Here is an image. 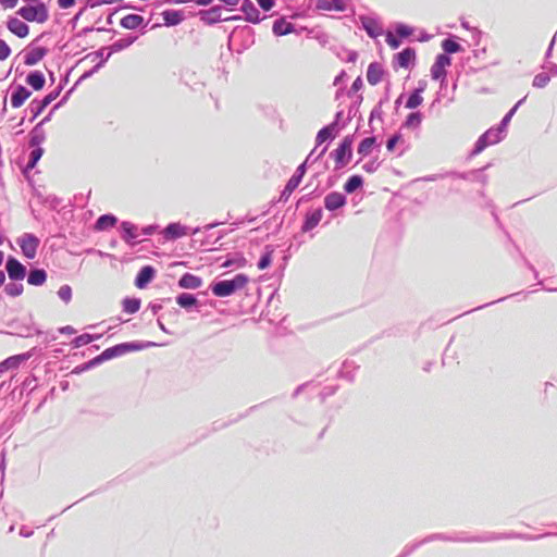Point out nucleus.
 Instances as JSON below:
<instances>
[{
    "mask_svg": "<svg viewBox=\"0 0 557 557\" xmlns=\"http://www.w3.org/2000/svg\"><path fill=\"white\" fill-rule=\"evenodd\" d=\"M5 371H7V370H5V368L3 367V363H2V362H0V373H3V372H5Z\"/></svg>",
    "mask_w": 557,
    "mask_h": 557,
    "instance_id": "obj_59",
    "label": "nucleus"
},
{
    "mask_svg": "<svg viewBox=\"0 0 557 557\" xmlns=\"http://www.w3.org/2000/svg\"><path fill=\"white\" fill-rule=\"evenodd\" d=\"M94 341V337L90 334H82L75 338V345L77 347L87 345Z\"/></svg>",
    "mask_w": 557,
    "mask_h": 557,
    "instance_id": "obj_43",
    "label": "nucleus"
},
{
    "mask_svg": "<svg viewBox=\"0 0 557 557\" xmlns=\"http://www.w3.org/2000/svg\"><path fill=\"white\" fill-rule=\"evenodd\" d=\"M166 26H175L183 22L184 14L182 11L165 10L161 13Z\"/></svg>",
    "mask_w": 557,
    "mask_h": 557,
    "instance_id": "obj_19",
    "label": "nucleus"
},
{
    "mask_svg": "<svg viewBox=\"0 0 557 557\" xmlns=\"http://www.w3.org/2000/svg\"><path fill=\"white\" fill-rule=\"evenodd\" d=\"M423 115L421 112H411L407 115L403 126L408 129H418L422 123Z\"/></svg>",
    "mask_w": 557,
    "mask_h": 557,
    "instance_id": "obj_26",
    "label": "nucleus"
},
{
    "mask_svg": "<svg viewBox=\"0 0 557 557\" xmlns=\"http://www.w3.org/2000/svg\"><path fill=\"white\" fill-rule=\"evenodd\" d=\"M144 23V17L138 14H127L125 15L120 24L125 29H136Z\"/></svg>",
    "mask_w": 557,
    "mask_h": 557,
    "instance_id": "obj_21",
    "label": "nucleus"
},
{
    "mask_svg": "<svg viewBox=\"0 0 557 557\" xmlns=\"http://www.w3.org/2000/svg\"><path fill=\"white\" fill-rule=\"evenodd\" d=\"M428 83L425 81L419 82V87L412 91L406 102L407 109H416L423 102L422 92L426 89Z\"/></svg>",
    "mask_w": 557,
    "mask_h": 557,
    "instance_id": "obj_13",
    "label": "nucleus"
},
{
    "mask_svg": "<svg viewBox=\"0 0 557 557\" xmlns=\"http://www.w3.org/2000/svg\"><path fill=\"white\" fill-rule=\"evenodd\" d=\"M47 54V49L44 48V47H36V48H33L32 50H29L26 54H25V64L26 65H35L37 64L39 61L42 60V58Z\"/></svg>",
    "mask_w": 557,
    "mask_h": 557,
    "instance_id": "obj_20",
    "label": "nucleus"
},
{
    "mask_svg": "<svg viewBox=\"0 0 557 557\" xmlns=\"http://www.w3.org/2000/svg\"><path fill=\"white\" fill-rule=\"evenodd\" d=\"M487 146V134L482 135L475 145V153H480Z\"/></svg>",
    "mask_w": 557,
    "mask_h": 557,
    "instance_id": "obj_46",
    "label": "nucleus"
},
{
    "mask_svg": "<svg viewBox=\"0 0 557 557\" xmlns=\"http://www.w3.org/2000/svg\"><path fill=\"white\" fill-rule=\"evenodd\" d=\"M396 33L399 37H409L410 35H412V28L407 25L400 24L397 26Z\"/></svg>",
    "mask_w": 557,
    "mask_h": 557,
    "instance_id": "obj_44",
    "label": "nucleus"
},
{
    "mask_svg": "<svg viewBox=\"0 0 557 557\" xmlns=\"http://www.w3.org/2000/svg\"><path fill=\"white\" fill-rule=\"evenodd\" d=\"M75 4V0H58V5L61 9H69Z\"/></svg>",
    "mask_w": 557,
    "mask_h": 557,
    "instance_id": "obj_53",
    "label": "nucleus"
},
{
    "mask_svg": "<svg viewBox=\"0 0 557 557\" xmlns=\"http://www.w3.org/2000/svg\"><path fill=\"white\" fill-rule=\"evenodd\" d=\"M4 290L9 296L16 297L23 293L24 287L22 284L10 283V284L5 285Z\"/></svg>",
    "mask_w": 557,
    "mask_h": 557,
    "instance_id": "obj_39",
    "label": "nucleus"
},
{
    "mask_svg": "<svg viewBox=\"0 0 557 557\" xmlns=\"http://www.w3.org/2000/svg\"><path fill=\"white\" fill-rule=\"evenodd\" d=\"M272 29L276 36H284L294 32V25L284 18H280L273 23Z\"/></svg>",
    "mask_w": 557,
    "mask_h": 557,
    "instance_id": "obj_23",
    "label": "nucleus"
},
{
    "mask_svg": "<svg viewBox=\"0 0 557 557\" xmlns=\"http://www.w3.org/2000/svg\"><path fill=\"white\" fill-rule=\"evenodd\" d=\"M548 79L549 78L546 75H537L534 78V85L537 87H544L547 84Z\"/></svg>",
    "mask_w": 557,
    "mask_h": 557,
    "instance_id": "obj_50",
    "label": "nucleus"
},
{
    "mask_svg": "<svg viewBox=\"0 0 557 557\" xmlns=\"http://www.w3.org/2000/svg\"><path fill=\"white\" fill-rule=\"evenodd\" d=\"M5 269L11 280L22 281L25 277V267L15 258L10 257L7 261Z\"/></svg>",
    "mask_w": 557,
    "mask_h": 557,
    "instance_id": "obj_9",
    "label": "nucleus"
},
{
    "mask_svg": "<svg viewBox=\"0 0 557 557\" xmlns=\"http://www.w3.org/2000/svg\"><path fill=\"white\" fill-rule=\"evenodd\" d=\"M121 227H122V230H123V232H124V236H123V238H124L125 240L129 242L131 239L136 238V236H137V233H136V232H137V228H136L132 223H129V222H123V223L121 224Z\"/></svg>",
    "mask_w": 557,
    "mask_h": 557,
    "instance_id": "obj_37",
    "label": "nucleus"
},
{
    "mask_svg": "<svg viewBox=\"0 0 557 557\" xmlns=\"http://www.w3.org/2000/svg\"><path fill=\"white\" fill-rule=\"evenodd\" d=\"M47 280V273L42 269H36L29 272L27 282L34 286L42 285Z\"/></svg>",
    "mask_w": 557,
    "mask_h": 557,
    "instance_id": "obj_27",
    "label": "nucleus"
},
{
    "mask_svg": "<svg viewBox=\"0 0 557 557\" xmlns=\"http://www.w3.org/2000/svg\"><path fill=\"white\" fill-rule=\"evenodd\" d=\"M323 8L326 10L345 11L346 10V0H332Z\"/></svg>",
    "mask_w": 557,
    "mask_h": 557,
    "instance_id": "obj_41",
    "label": "nucleus"
},
{
    "mask_svg": "<svg viewBox=\"0 0 557 557\" xmlns=\"http://www.w3.org/2000/svg\"><path fill=\"white\" fill-rule=\"evenodd\" d=\"M345 203L346 197L338 191L330 193L324 198V206L330 211L342 208Z\"/></svg>",
    "mask_w": 557,
    "mask_h": 557,
    "instance_id": "obj_15",
    "label": "nucleus"
},
{
    "mask_svg": "<svg viewBox=\"0 0 557 557\" xmlns=\"http://www.w3.org/2000/svg\"><path fill=\"white\" fill-rule=\"evenodd\" d=\"M249 278L246 274L239 273L232 280L220 281L211 286L212 293L216 297H227L237 290L247 286Z\"/></svg>",
    "mask_w": 557,
    "mask_h": 557,
    "instance_id": "obj_1",
    "label": "nucleus"
},
{
    "mask_svg": "<svg viewBox=\"0 0 557 557\" xmlns=\"http://www.w3.org/2000/svg\"><path fill=\"white\" fill-rule=\"evenodd\" d=\"M44 150L41 148H36L30 152L28 163L25 168V172L34 169L38 160L42 157Z\"/></svg>",
    "mask_w": 557,
    "mask_h": 557,
    "instance_id": "obj_38",
    "label": "nucleus"
},
{
    "mask_svg": "<svg viewBox=\"0 0 557 557\" xmlns=\"http://www.w3.org/2000/svg\"><path fill=\"white\" fill-rule=\"evenodd\" d=\"M270 263H271V256H270V253H267V255L262 256L261 259L259 260L258 268L260 270H264L270 265Z\"/></svg>",
    "mask_w": 557,
    "mask_h": 557,
    "instance_id": "obj_47",
    "label": "nucleus"
},
{
    "mask_svg": "<svg viewBox=\"0 0 557 557\" xmlns=\"http://www.w3.org/2000/svg\"><path fill=\"white\" fill-rule=\"evenodd\" d=\"M17 14L30 23L45 24L49 20V10L44 2L21 7L17 10Z\"/></svg>",
    "mask_w": 557,
    "mask_h": 557,
    "instance_id": "obj_2",
    "label": "nucleus"
},
{
    "mask_svg": "<svg viewBox=\"0 0 557 557\" xmlns=\"http://www.w3.org/2000/svg\"><path fill=\"white\" fill-rule=\"evenodd\" d=\"M116 222L117 219L114 215L103 214L97 220L95 228L97 231H104L110 227H113L116 224Z\"/></svg>",
    "mask_w": 557,
    "mask_h": 557,
    "instance_id": "obj_28",
    "label": "nucleus"
},
{
    "mask_svg": "<svg viewBox=\"0 0 557 557\" xmlns=\"http://www.w3.org/2000/svg\"><path fill=\"white\" fill-rule=\"evenodd\" d=\"M335 128H336V123H332V124L321 128L317 134L315 144L322 145L327 139L334 138L335 137Z\"/></svg>",
    "mask_w": 557,
    "mask_h": 557,
    "instance_id": "obj_24",
    "label": "nucleus"
},
{
    "mask_svg": "<svg viewBox=\"0 0 557 557\" xmlns=\"http://www.w3.org/2000/svg\"><path fill=\"white\" fill-rule=\"evenodd\" d=\"M45 108H41V101L38 103L37 110L35 112V116L38 115Z\"/></svg>",
    "mask_w": 557,
    "mask_h": 557,
    "instance_id": "obj_57",
    "label": "nucleus"
},
{
    "mask_svg": "<svg viewBox=\"0 0 557 557\" xmlns=\"http://www.w3.org/2000/svg\"><path fill=\"white\" fill-rule=\"evenodd\" d=\"M53 100V97L52 95H48L46 96L42 100H41V108H46L51 101Z\"/></svg>",
    "mask_w": 557,
    "mask_h": 557,
    "instance_id": "obj_54",
    "label": "nucleus"
},
{
    "mask_svg": "<svg viewBox=\"0 0 557 557\" xmlns=\"http://www.w3.org/2000/svg\"><path fill=\"white\" fill-rule=\"evenodd\" d=\"M202 280L191 273H185L178 281V286L186 289H196L200 287Z\"/></svg>",
    "mask_w": 557,
    "mask_h": 557,
    "instance_id": "obj_17",
    "label": "nucleus"
},
{
    "mask_svg": "<svg viewBox=\"0 0 557 557\" xmlns=\"http://www.w3.org/2000/svg\"><path fill=\"white\" fill-rule=\"evenodd\" d=\"M363 184V180L359 175H352L348 178V181L344 185V190L348 194L354 193Z\"/></svg>",
    "mask_w": 557,
    "mask_h": 557,
    "instance_id": "obj_31",
    "label": "nucleus"
},
{
    "mask_svg": "<svg viewBox=\"0 0 557 557\" xmlns=\"http://www.w3.org/2000/svg\"><path fill=\"white\" fill-rule=\"evenodd\" d=\"M416 59V51L412 48H406L396 54V61L399 67L407 69Z\"/></svg>",
    "mask_w": 557,
    "mask_h": 557,
    "instance_id": "obj_18",
    "label": "nucleus"
},
{
    "mask_svg": "<svg viewBox=\"0 0 557 557\" xmlns=\"http://www.w3.org/2000/svg\"><path fill=\"white\" fill-rule=\"evenodd\" d=\"M176 302L183 308H189L197 304V299L191 294L183 293L177 296Z\"/></svg>",
    "mask_w": 557,
    "mask_h": 557,
    "instance_id": "obj_34",
    "label": "nucleus"
},
{
    "mask_svg": "<svg viewBox=\"0 0 557 557\" xmlns=\"http://www.w3.org/2000/svg\"><path fill=\"white\" fill-rule=\"evenodd\" d=\"M260 8L264 11H270L274 7V0H256Z\"/></svg>",
    "mask_w": 557,
    "mask_h": 557,
    "instance_id": "obj_48",
    "label": "nucleus"
},
{
    "mask_svg": "<svg viewBox=\"0 0 557 557\" xmlns=\"http://www.w3.org/2000/svg\"><path fill=\"white\" fill-rule=\"evenodd\" d=\"M8 29L18 38H25L29 34L28 25L17 17H11L7 22Z\"/></svg>",
    "mask_w": 557,
    "mask_h": 557,
    "instance_id": "obj_10",
    "label": "nucleus"
},
{
    "mask_svg": "<svg viewBox=\"0 0 557 557\" xmlns=\"http://www.w3.org/2000/svg\"><path fill=\"white\" fill-rule=\"evenodd\" d=\"M18 0H0V5L4 9H13L16 7Z\"/></svg>",
    "mask_w": 557,
    "mask_h": 557,
    "instance_id": "obj_51",
    "label": "nucleus"
},
{
    "mask_svg": "<svg viewBox=\"0 0 557 557\" xmlns=\"http://www.w3.org/2000/svg\"><path fill=\"white\" fill-rule=\"evenodd\" d=\"M240 10L245 13L246 21L250 23L256 24L263 20V17L260 16L259 10L250 0H243L240 3Z\"/></svg>",
    "mask_w": 557,
    "mask_h": 557,
    "instance_id": "obj_11",
    "label": "nucleus"
},
{
    "mask_svg": "<svg viewBox=\"0 0 557 557\" xmlns=\"http://www.w3.org/2000/svg\"><path fill=\"white\" fill-rule=\"evenodd\" d=\"M386 42L392 49H397L401 44L400 40L392 33L386 35Z\"/></svg>",
    "mask_w": 557,
    "mask_h": 557,
    "instance_id": "obj_45",
    "label": "nucleus"
},
{
    "mask_svg": "<svg viewBox=\"0 0 557 557\" xmlns=\"http://www.w3.org/2000/svg\"><path fill=\"white\" fill-rule=\"evenodd\" d=\"M10 54L11 48L4 40L0 39V60H7L10 57Z\"/></svg>",
    "mask_w": 557,
    "mask_h": 557,
    "instance_id": "obj_42",
    "label": "nucleus"
},
{
    "mask_svg": "<svg viewBox=\"0 0 557 557\" xmlns=\"http://www.w3.org/2000/svg\"><path fill=\"white\" fill-rule=\"evenodd\" d=\"M361 22H362V26H363L364 30L367 32V34L370 37L376 38L377 36H380L382 34V28L376 23V21H374L373 18L361 17Z\"/></svg>",
    "mask_w": 557,
    "mask_h": 557,
    "instance_id": "obj_22",
    "label": "nucleus"
},
{
    "mask_svg": "<svg viewBox=\"0 0 557 557\" xmlns=\"http://www.w3.org/2000/svg\"><path fill=\"white\" fill-rule=\"evenodd\" d=\"M45 76L41 72H30L26 77V83L32 86L35 90H40L45 86Z\"/></svg>",
    "mask_w": 557,
    "mask_h": 557,
    "instance_id": "obj_25",
    "label": "nucleus"
},
{
    "mask_svg": "<svg viewBox=\"0 0 557 557\" xmlns=\"http://www.w3.org/2000/svg\"><path fill=\"white\" fill-rule=\"evenodd\" d=\"M154 275L156 270L151 265L143 267L135 280L136 287L139 289L145 288L152 281Z\"/></svg>",
    "mask_w": 557,
    "mask_h": 557,
    "instance_id": "obj_12",
    "label": "nucleus"
},
{
    "mask_svg": "<svg viewBox=\"0 0 557 557\" xmlns=\"http://www.w3.org/2000/svg\"><path fill=\"white\" fill-rule=\"evenodd\" d=\"M384 76V70L382 65L377 62H372L369 64L367 70V81L370 85H377Z\"/></svg>",
    "mask_w": 557,
    "mask_h": 557,
    "instance_id": "obj_14",
    "label": "nucleus"
},
{
    "mask_svg": "<svg viewBox=\"0 0 557 557\" xmlns=\"http://www.w3.org/2000/svg\"><path fill=\"white\" fill-rule=\"evenodd\" d=\"M123 310L126 313L133 314L140 308V300L137 298H126L123 300Z\"/></svg>",
    "mask_w": 557,
    "mask_h": 557,
    "instance_id": "obj_33",
    "label": "nucleus"
},
{
    "mask_svg": "<svg viewBox=\"0 0 557 557\" xmlns=\"http://www.w3.org/2000/svg\"><path fill=\"white\" fill-rule=\"evenodd\" d=\"M221 11H222V8L219 5L212 7L209 10H202L199 12L200 20L203 23L211 25V24H215L220 21H235V20L239 18L237 16L222 18Z\"/></svg>",
    "mask_w": 557,
    "mask_h": 557,
    "instance_id": "obj_6",
    "label": "nucleus"
},
{
    "mask_svg": "<svg viewBox=\"0 0 557 557\" xmlns=\"http://www.w3.org/2000/svg\"><path fill=\"white\" fill-rule=\"evenodd\" d=\"M24 2H37L38 0H23Z\"/></svg>",
    "mask_w": 557,
    "mask_h": 557,
    "instance_id": "obj_61",
    "label": "nucleus"
},
{
    "mask_svg": "<svg viewBox=\"0 0 557 557\" xmlns=\"http://www.w3.org/2000/svg\"><path fill=\"white\" fill-rule=\"evenodd\" d=\"M363 87V82H362V78L360 76H358L352 85H351V90L352 91H359L361 88Z\"/></svg>",
    "mask_w": 557,
    "mask_h": 557,
    "instance_id": "obj_52",
    "label": "nucleus"
},
{
    "mask_svg": "<svg viewBox=\"0 0 557 557\" xmlns=\"http://www.w3.org/2000/svg\"><path fill=\"white\" fill-rule=\"evenodd\" d=\"M164 233L165 236L171 239L186 235L185 227L176 223L169 224L164 230Z\"/></svg>",
    "mask_w": 557,
    "mask_h": 557,
    "instance_id": "obj_29",
    "label": "nucleus"
},
{
    "mask_svg": "<svg viewBox=\"0 0 557 557\" xmlns=\"http://www.w3.org/2000/svg\"><path fill=\"white\" fill-rule=\"evenodd\" d=\"M191 0H169V2L171 3H174V4H181V3H186V2H190Z\"/></svg>",
    "mask_w": 557,
    "mask_h": 557,
    "instance_id": "obj_55",
    "label": "nucleus"
},
{
    "mask_svg": "<svg viewBox=\"0 0 557 557\" xmlns=\"http://www.w3.org/2000/svg\"><path fill=\"white\" fill-rule=\"evenodd\" d=\"M322 216H323V212L321 209L314 210L312 213H310L307 216L304 228L307 231L312 230L320 223V221L322 220Z\"/></svg>",
    "mask_w": 557,
    "mask_h": 557,
    "instance_id": "obj_30",
    "label": "nucleus"
},
{
    "mask_svg": "<svg viewBox=\"0 0 557 557\" xmlns=\"http://www.w3.org/2000/svg\"><path fill=\"white\" fill-rule=\"evenodd\" d=\"M26 359H28L27 355H16V356L7 358L4 361H2V363H3V367L5 368V370H9L12 368H17L20 366V363L22 361H25Z\"/></svg>",
    "mask_w": 557,
    "mask_h": 557,
    "instance_id": "obj_35",
    "label": "nucleus"
},
{
    "mask_svg": "<svg viewBox=\"0 0 557 557\" xmlns=\"http://www.w3.org/2000/svg\"><path fill=\"white\" fill-rule=\"evenodd\" d=\"M4 281H5V275H4L3 271H0V286L3 285Z\"/></svg>",
    "mask_w": 557,
    "mask_h": 557,
    "instance_id": "obj_56",
    "label": "nucleus"
},
{
    "mask_svg": "<svg viewBox=\"0 0 557 557\" xmlns=\"http://www.w3.org/2000/svg\"><path fill=\"white\" fill-rule=\"evenodd\" d=\"M17 243L26 258L34 259L36 257L39 239L35 235L25 233L17 239Z\"/></svg>",
    "mask_w": 557,
    "mask_h": 557,
    "instance_id": "obj_5",
    "label": "nucleus"
},
{
    "mask_svg": "<svg viewBox=\"0 0 557 557\" xmlns=\"http://www.w3.org/2000/svg\"><path fill=\"white\" fill-rule=\"evenodd\" d=\"M2 261H3V252L0 251V264L2 263Z\"/></svg>",
    "mask_w": 557,
    "mask_h": 557,
    "instance_id": "obj_60",
    "label": "nucleus"
},
{
    "mask_svg": "<svg viewBox=\"0 0 557 557\" xmlns=\"http://www.w3.org/2000/svg\"><path fill=\"white\" fill-rule=\"evenodd\" d=\"M58 296L65 302H70L72 299V288L69 285H62L58 290Z\"/></svg>",
    "mask_w": 557,
    "mask_h": 557,
    "instance_id": "obj_40",
    "label": "nucleus"
},
{
    "mask_svg": "<svg viewBox=\"0 0 557 557\" xmlns=\"http://www.w3.org/2000/svg\"><path fill=\"white\" fill-rule=\"evenodd\" d=\"M231 265H232V261H230V260L225 261V262L222 264V267H223V268H227V267H231Z\"/></svg>",
    "mask_w": 557,
    "mask_h": 557,
    "instance_id": "obj_58",
    "label": "nucleus"
},
{
    "mask_svg": "<svg viewBox=\"0 0 557 557\" xmlns=\"http://www.w3.org/2000/svg\"><path fill=\"white\" fill-rule=\"evenodd\" d=\"M351 146H352V138L350 136H346L337 149H335L332 153L334 161L336 163L337 168L345 166L350 158H351Z\"/></svg>",
    "mask_w": 557,
    "mask_h": 557,
    "instance_id": "obj_3",
    "label": "nucleus"
},
{
    "mask_svg": "<svg viewBox=\"0 0 557 557\" xmlns=\"http://www.w3.org/2000/svg\"><path fill=\"white\" fill-rule=\"evenodd\" d=\"M400 140V135H394L387 140L386 148L388 151H393L397 143Z\"/></svg>",
    "mask_w": 557,
    "mask_h": 557,
    "instance_id": "obj_49",
    "label": "nucleus"
},
{
    "mask_svg": "<svg viewBox=\"0 0 557 557\" xmlns=\"http://www.w3.org/2000/svg\"><path fill=\"white\" fill-rule=\"evenodd\" d=\"M29 97L30 91H28L24 86H17L11 95V106L15 109L20 108Z\"/></svg>",
    "mask_w": 557,
    "mask_h": 557,
    "instance_id": "obj_16",
    "label": "nucleus"
},
{
    "mask_svg": "<svg viewBox=\"0 0 557 557\" xmlns=\"http://www.w3.org/2000/svg\"><path fill=\"white\" fill-rule=\"evenodd\" d=\"M136 349H138V347L131 343L119 344V345H115L113 347H110V348H107L106 350H103L97 359L109 360V359H112L114 357L121 356L123 354H126L128 351H133Z\"/></svg>",
    "mask_w": 557,
    "mask_h": 557,
    "instance_id": "obj_8",
    "label": "nucleus"
},
{
    "mask_svg": "<svg viewBox=\"0 0 557 557\" xmlns=\"http://www.w3.org/2000/svg\"><path fill=\"white\" fill-rule=\"evenodd\" d=\"M375 141V137L364 138L358 146V153L363 157L368 156L372 151Z\"/></svg>",
    "mask_w": 557,
    "mask_h": 557,
    "instance_id": "obj_32",
    "label": "nucleus"
},
{
    "mask_svg": "<svg viewBox=\"0 0 557 557\" xmlns=\"http://www.w3.org/2000/svg\"><path fill=\"white\" fill-rule=\"evenodd\" d=\"M442 48L445 52L444 54L456 53L461 50V46L457 41L451 39H444L442 41Z\"/></svg>",
    "mask_w": 557,
    "mask_h": 557,
    "instance_id": "obj_36",
    "label": "nucleus"
},
{
    "mask_svg": "<svg viewBox=\"0 0 557 557\" xmlns=\"http://www.w3.org/2000/svg\"><path fill=\"white\" fill-rule=\"evenodd\" d=\"M306 174V162L301 163L297 170L296 173L288 180L281 198L284 200H287L288 197L292 195V193L299 186L302 177Z\"/></svg>",
    "mask_w": 557,
    "mask_h": 557,
    "instance_id": "obj_7",
    "label": "nucleus"
},
{
    "mask_svg": "<svg viewBox=\"0 0 557 557\" xmlns=\"http://www.w3.org/2000/svg\"><path fill=\"white\" fill-rule=\"evenodd\" d=\"M451 65V58L447 54H438L431 66V76L434 81H441L444 84L447 75V67Z\"/></svg>",
    "mask_w": 557,
    "mask_h": 557,
    "instance_id": "obj_4",
    "label": "nucleus"
}]
</instances>
